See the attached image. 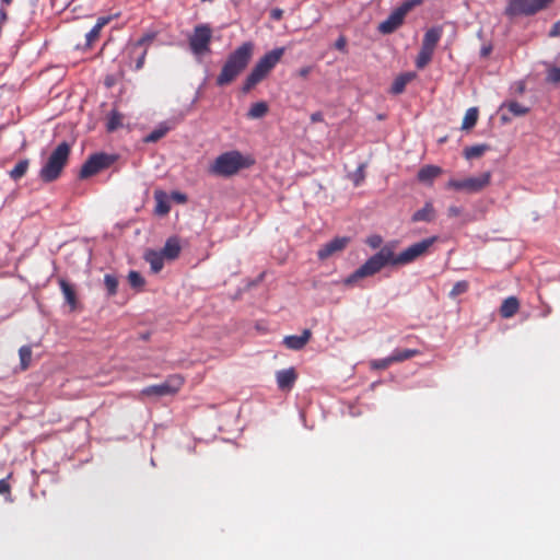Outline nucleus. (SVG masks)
Returning <instances> with one entry per match:
<instances>
[{
	"label": "nucleus",
	"instance_id": "09e8293b",
	"mask_svg": "<svg viewBox=\"0 0 560 560\" xmlns=\"http://www.w3.org/2000/svg\"><path fill=\"white\" fill-rule=\"evenodd\" d=\"M549 36L550 37H557V36H560V20L557 21L550 28L549 31Z\"/></svg>",
	"mask_w": 560,
	"mask_h": 560
},
{
	"label": "nucleus",
	"instance_id": "864d4df0",
	"mask_svg": "<svg viewBox=\"0 0 560 560\" xmlns=\"http://www.w3.org/2000/svg\"><path fill=\"white\" fill-rule=\"evenodd\" d=\"M335 46L337 49L343 50L346 47V39L343 37L338 38Z\"/></svg>",
	"mask_w": 560,
	"mask_h": 560
},
{
	"label": "nucleus",
	"instance_id": "de8ad7c7",
	"mask_svg": "<svg viewBox=\"0 0 560 560\" xmlns=\"http://www.w3.org/2000/svg\"><path fill=\"white\" fill-rule=\"evenodd\" d=\"M283 16V10L275 8L270 11V18L275 21H280Z\"/></svg>",
	"mask_w": 560,
	"mask_h": 560
},
{
	"label": "nucleus",
	"instance_id": "ea45409f",
	"mask_svg": "<svg viewBox=\"0 0 560 560\" xmlns=\"http://www.w3.org/2000/svg\"><path fill=\"white\" fill-rule=\"evenodd\" d=\"M371 248L375 249V248H380L382 246V243H383V238L382 236L380 235H372V236H369L366 238V242H365Z\"/></svg>",
	"mask_w": 560,
	"mask_h": 560
},
{
	"label": "nucleus",
	"instance_id": "72a5a7b5",
	"mask_svg": "<svg viewBox=\"0 0 560 560\" xmlns=\"http://www.w3.org/2000/svg\"><path fill=\"white\" fill-rule=\"evenodd\" d=\"M32 348L30 346H22L19 350L20 364L22 370L28 369L32 361Z\"/></svg>",
	"mask_w": 560,
	"mask_h": 560
},
{
	"label": "nucleus",
	"instance_id": "7ed1b4c3",
	"mask_svg": "<svg viewBox=\"0 0 560 560\" xmlns=\"http://www.w3.org/2000/svg\"><path fill=\"white\" fill-rule=\"evenodd\" d=\"M283 47L275 48L265 54L253 67L250 72L243 81L241 91L243 94L249 93L257 84L265 80L271 70L277 66L284 55Z\"/></svg>",
	"mask_w": 560,
	"mask_h": 560
},
{
	"label": "nucleus",
	"instance_id": "c85d7f7f",
	"mask_svg": "<svg viewBox=\"0 0 560 560\" xmlns=\"http://www.w3.org/2000/svg\"><path fill=\"white\" fill-rule=\"evenodd\" d=\"M433 54H434L433 50L421 46L420 51L416 59V67L418 69H423L424 67H427L429 65V62L431 61Z\"/></svg>",
	"mask_w": 560,
	"mask_h": 560
},
{
	"label": "nucleus",
	"instance_id": "423d86ee",
	"mask_svg": "<svg viewBox=\"0 0 560 560\" xmlns=\"http://www.w3.org/2000/svg\"><path fill=\"white\" fill-rule=\"evenodd\" d=\"M155 34H144L138 40L130 43L125 48L126 63L135 71L143 68L149 46L154 40Z\"/></svg>",
	"mask_w": 560,
	"mask_h": 560
},
{
	"label": "nucleus",
	"instance_id": "473e14b6",
	"mask_svg": "<svg viewBox=\"0 0 560 560\" xmlns=\"http://www.w3.org/2000/svg\"><path fill=\"white\" fill-rule=\"evenodd\" d=\"M104 285L107 291L108 296H114L117 293L118 289V279L115 275L106 273L104 276Z\"/></svg>",
	"mask_w": 560,
	"mask_h": 560
},
{
	"label": "nucleus",
	"instance_id": "f8f14e48",
	"mask_svg": "<svg viewBox=\"0 0 560 560\" xmlns=\"http://www.w3.org/2000/svg\"><path fill=\"white\" fill-rule=\"evenodd\" d=\"M406 15L407 14L401 10V8L398 7L388 15L385 21L380 23L377 28L378 32L382 34H392L402 25Z\"/></svg>",
	"mask_w": 560,
	"mask_h": 560
},
{
	"label": "nucleus",
	"instance_id": "cd10ccee",
	"mask_svg": "<svg viewBox=\"0 0 560 560\" xmlns=\"http://www.w3.org/2000/svg\"><path fill=\"white\" fill-rule=\"evenodd\" d=\"M170 131V127L165 124L160 125L158 128L152 130L148 136L144 137L143 141L145 143L156 142Z\"/></svg>",
	"mask_w": 560,
	"mask_h": 560
},
{
	"label": "nucleus",
	"instance_id": "7c9ffc66",
	"mask_svg": "<svg viewBox=\"0 0 560 560\" xmlns=\"http://www.w3.org/2000/svg\"><path fill=\"white\" fill-rule=\"evenodd\" d=\"M488 149L489 147L487 144L467 147L464 150V156L467 160L480 158Z\"/></svg>",
	"mask_w": 560,
	"mask_h": 560
},
{
	"label": "nucleus",
	"instance_id": "f3484780",
	"mask_svg": "<svg viewBox=\"0 0 560 560\" xmlns=\"http://www.w3.org/2000/svg\"><path fill=\"white\" fill-rule=\"evenodd\" d=\"M442 33H443V30L441 26H435V27L429 28L423 36L421 46L434 51L438 43L440 42V39L442 37Z\"/></svg>",
	"mask_w": 560,
	"mask_h": 560
},
{
	"label": "nucleus",
	"instance_id": "39448f33",
	"mask_svg": "<svg viewBox=\"0 0 560 560\" xmlns=\"http://www.w3.org/2000/svg\"><path fill=\"white\" fill-rule=\"evenodd\" d=\"M249 164L238 151H229L220 154L210 166V173L229 177Z\"/></svg>",
	"mask_w": 560,
	"mask_h": 560
},
{
	"label": "nucleus",
	"instance_id": "9b49d317",
	"mask_svg": "<svg viewBox=\"0 0 560 560\" xmlns=\"http://www.w3.org/2000/svg\"><path fill=\"white\" fill-rule=\"evenodd\" d=\"M114 162L113 156L105 153H96L91 155L82 165L79 177L81 179L89 178L101 171L109 167Z\"/></svg>",
	"mask_w": 560,
	"mask_h": 560
},
{
	"label": "nucleus",
	"instance_id": "aec40b11",
	"mask_svg": "<svg viewBox=\"0 0 560 560\" xmlns=\"http://www.w3.org/2000/svg\"><path fill=\"white\" fill-rule=\"evenodd\" d=\"M155 210L158 215H166L171 210L170 199L166 192L156 190L154 192Z\"/></svg>",
	"mask_w": 560,
	"mask_h": 560
},
{
	"label": "nucleus",
	"instance_id": "603ef678",
	"mask_svg": "<svg viewBox=\"0 0 560 560\" xmlns=\"http://www.w3.org/2000/svg\"><path fill=\"white\" fill-rule=\"evenodd\" d=\"M312 71V68L311 67H303L299 70V75L302 77V78H306Z\"/></svg>",
	"mask_w": 560,
	"mask_h": 560
},
{
	"label": "nucleus",
	"instance_id": "a878e982",
	"mask_svg": "<svg viewBox=\"0 0 560 560\" xmlns=\"http://www.w3.org/2000/svg\"><path fill=\"white\" fill-rule=\"evenodd\" d=\"M268 110H269V107L266 102H264V101L257 102L250 106V108L247 113V117L250 119L261 118L268 113Z\"/></svg>",
	"mask_w": 560,
	"mask_h": 560
},
{
	"label": "nucleus",
	"instance_id": "4be33fe9",
	"mask_svg": "<svg viewBox=\"0 0 560 560\" xmlns=\"http://www.w3.org/2000/svg\"><path fill=\"white\" fill-rule=\"evenodd\" d=\"M435 218V210L431 202H425L424 207L412 214V222H431Z\"/></svg>",
	"mask_w": 560,
	"mask_h": 560
},
{
	"label": "nucleus",
	"instance_id": "0eeeda50",
	"mask_svg": "<svg viewBox=\"0 0 560 560\" xmlns=\"http://www.w3.org/2000/svg\"><path fill=\"white\" fill-rule=\"evenodd\" d=\"M491 180V173L485 172L479 176L467 177L464 179H450L446 183V188L455 191H465L467 194H477L489 186Z\"/></svg>",
	"mask_w": 560,
	"mask_h": 560
},
{
	"label": "nucleus",
	"instance_id": "58836bf2",
	"mask_svg": "<svg viewBox=\"0 0 560 560\" xmlns=\"http://www.w3.org/2000/svg\"><path fill=\"white\" fill-rule=\"evenodd\" d=\"M101 30L96 28L95 26L92 27V30L86 34V46L91 47L100 37Z\"/></svg>",
	"mask_w": 560,
	"mask_h": 560
},
{
	"label": "nucleus",
	"instance_id": "a18cd8bd",
	"mask_svg": "<svg viewBox=\"0 0 560 560\" xmlns=\"http://www.w3.org/2000/svg\"><path fill=\"white\" fill-rule=\"evenodd\" d=\"M172 199L178 203H185L187 201V196L179 191H173L171 195Z\"/></svg>",
	"mask_w": 560,
	"mask_h": 560
},
{
	"label": "nucleus",
	"instance_id": "c9c22d12",
	"mask_svg": "<svg viewBox=\"0 0 560 560\" xmlns=\"http://www.w3.org/2000/svg\"><path fill=\"white\" fill-rule=\"evenodd\" d=\"M469 289V283L465 280L457 281L450 291V298L454 299L458 295L466 293Z\"/></svg>",
	"mask_w": 560,
	"mask_h": 560
},
{
	"label": "nucleus",
	"instance_id": "37998d69",
	"mask_svg": "<svg viewBox=\"0 0 560 560\" xmlns=\"http://www.w3.org/2000/svg\"><path fill=\"white\" fill-rule=\"evenodd\" d=\"M363 168H364V165H360L354 174L353 183H354V186H357V187L360 186V184L364 179V170Z\"/></svg>",
	"mask_w": 560,
	"mask_h": 560
},
{
	"label": "nucleus",
	"instance_id": "2eb2a0df",
	"mask_svg": "<svg viewBox=\"0 0 560 560\" xmlns=\"http://www.w3.org/2000/svg\"><path fill=\"white\" fill-rule=\"evenodd\" d=\"M312 336L311 330L304 329L302 335H290L283 339V345L291 350H301L310 341Z\"/></svg>",
	"mask_w": 560,
	"mask_h": 560
},
{
	"label": "nucleus",
	"instance_id": "a211bd4d",
	"mask_svg": "<svg viewBox=\"0 0 560 560\" xmlns=\"http://www.w3.org/2000/svg\"><path fill=\"white\" fill-rule=\"evenodd\" d=\"M442 174V168L436 165H425L418 172L419 182L431 185L433 180Z\"/></svg>",
	"mask_w": 560,
	"mask_h": 560
},
{
	"label": "nucleus",
	"instance_id": "6e6d98bb",
	"mask_svg": "<svg viewBox=\"0 0 560 560\" xmlns=\"http://www.w3.org/2000/svg\"><path fill=\"white\" fill-rule=\"evenodd\" d=\"M1 2L4 5H10L13 2V0H1Z\"/></svg>",
	"mask_w": 560,
	"mask_h": 560
},
{
	"label": "nucleus",
	"instance_id": "6ab92c4d",
	"mask_svg": "<svg viewBox=\"0 0 560 560\" xmlns=\"http://www.w3.org/2000/svg\"><path fill=\"white\" fill-rule=\"evenodd\" d=\"M182 247L177 237L166 240L164 247L160 250L163 256L170 260L176 259L180 254Z\"/></svg>",
	"mask_w": 560,
	"mask_h": 560
},
{
	"label": "nucleus",
	"instance_id": "3c124183",
	"mask_svg": "<svg viewBox=\"0 0 560 560\" xmlns=\"http://www.w3.org/2000/svg\"><path fill=\"white\" fill-rule=\"evenodd\" d=\"M312 122H320L324 120V116L320 112H315L311 115Z\"/></svg>",
	"mask_w": 560,
	"mask_h": 560
},
{
	"label": "nucleus",
	"instance_id": "bb28decb",
	"mask_svg": "<svg viewBox=\"0 0 560 560\" xmlns=\"http://www.w3.org/2000/svg\"><path fill=\"white\" fill-rule=\"evenodd\" d=\"M28 166H30V161L27 159L19 161L16 163V165L10 171V173H9L10 177L13 180L21 179L27 173Z\"/></svg>",
	"mask_w": 560,
	"mask_h": 560
},
{
	"label": "nucleus",
	"instance_id": "4468645a",
	"mask_svg": "<svg viewBox=\"0 0 560 560\" xmlns=\"http://www.w3.org/2000/svg\"><path fill=\"white\" fill-rule=\"evenodd\" d=\"M296 378L298 374L294 368L280 370L276 373L277 385L281 390H290L293 387Z\"/></svg>",
	"mask_w": 560,
	"mask_h": 560
},
{
	"label": "nucleus",
	"instance_id": "a19ab883",
	"mask_svg": "<svg viewBox=\"0 0 560 560\" xmlns=\"http://www.w3.org/2000/svg\"><path fill=\"white\" fill-rule=\"evenodd\" d=\"M421 3L422 0H407L400 5V8L407 14L411 9H413L417 5H420Z\"/></svg>",
	"mask_w": 560,
	"mask_h": 560
},
{
	"label": "nucleus",
	"instance_id": "2f4dec72",
	"mask_svg": "<svg viewBox=\"0 0 560 560\" xmlns=\"http://www.w3.org/2000/svg\"><path fill=\"white\" fill-rule=\"evenodd\" d=\"M478 120V109L476 107H471L467 109L463 122L462 129H470L472 128Z\"/></svg>",
	"mask_w": 560,
	"mask_h": 560
},
{
	"label": "nucleus",
	"instance_id": "412c9836",
	"mask_svg": "<svg viewBox=\"0 0 560 560\" xmlns=\"http://www.w3.org/2000/svg\"><path fill=\"white\" fill-rule=\"evenodd\" d=\"M520 308V302L515 296L506 298L500 307V315L502 318L513 317Z\"/></svg>",
	"mask_w": 560,
	"mask_h": 560
},
{
	"label": "nucleus",
	"instance_id": "79ce46f5",
	"mask_svg": "<svg viewBox=\"0 0 560 560\" xmlns=\"http://www.w3.org/2000/svg\"><path fill=\"white\" fill-rule=\"evenodd\" d=\"M0 494L2 495H8L9 497V500L11 501L10 499V495H11V486L10 483L8 482L7 479H1L0 480Z\"/></svg>",
	"mask_w": 560,
	"mask_h": 560
},
{
	"label": "nucleus",
	"instance_id": "dca6fc26",
	"mask_svg": "<svg viewBox=\"0 0 560 560\" xmlns=\"http://www.w3.org/2000/svg\"><path fill=\"white\" fill-rule=\"evenodd\" d=\"M143 258L150 265L152 272L158 273L163 269L165 257L161 252L148 249Z\"/></svg>",
	"mask_w": 560,
	"mask_h": 560
},
{
	"label": "nucleus",
	"instance_id": "f03ea898",
	"mask_svg": "<svg viewBox=\"0 0 560 560\" xmlns=\"http://www.w3.org/2000/svg\"><path fill=\"white\" fill-rule=\"evenodd\" d=\"M254 51L255 44L253 42H244L231 51L217 75L215 84L218 86H226L233 83L248 67Z\"/></svg>",
	"mask_w": 560,
	"mask_h": 560
},
{
	"label": "nucleus",
	"instance_id": "5fc2aeb1",
	"mask_svg": "<svg viewBox=\"0 0 560 560\" xmlns=\"http://www.w3.org/2000/svg\"><path fill=\"white\" fill-rule=\"evenodd\" d=\"M491 46L482 47L481 48V56L487 57L491 52Z\"/></svg>",
	"mask_w": 560,
	"mask_h": 560
},
{
	"label": "nucleus",
	"instance_id": "b1692460",
	"mask_svg": "<svg viewBox=\"0 0 560 560\" xmlns=\"http://www.w3.org/2000/svg\"><path fill=\"white\" fill-rule=\"evenodd\" d=\"M416 77L415 73H411V72H407V73H404V74H400L399 77H397L393 84H392V88H390V92L393 94H400L405 91V88L406 85L411 81L413 80Z\"/></svg>",
	"mask_w": 560,
	"mask_h": 560
},
{
	"label": "nucleus",
	"instance_id": "8fccbe9b",
	"mask_svg": "<svg viewBox=\"0 0 560 560\" xmlns=\"http://www.w3.org/2000/svg\"><path fill=\"white\" fill-rule=\"evenodd\" d=\"M447 213L450 217H458L462 213V210L458 207L451 206L447 209Z\"/></svg>",
	"mask_w": 560,
	"mask_h": 560
},
{
	"label": "nucleus",
	"instance_id": "e433bc0d",
	"mask_svg": "<svg viewBox=\"0 0 560 560\" xmlns=\"http://www.w3.org/2000/svg\"><path fill=\"white\" fill-rule=\"evenodd\" d=\"M510 113H512L514 116H523L526 115L529 112V108L522 105L518 102H510L506 105Z\"/></svg>",
	"mask_w": 560,
	"mask_h": 560
},
{
	"label": "nucleus",
	"instance_id": "1a4fd4ad",
	"mask_svg": "<svg viewBox=\"0 0 560 560\" xmlns=\"http://www.w3.org/2000/svg\"><path fill=\"white\" fill-rule=\"evenodd\" d=\"M184 385V377L179 374L170 375L165 382L150 385L141 390L143 396H168L176 394Z\"/></svg>",
	"mask_w": 560,
	"mask_h": 560
},
{
	"label": "nucleus",
	"instance_id": "f704fd0d",
	"mask_svg": "<svg viewBox=\"0 0 560 560\" xmlns=\"http://www.w3.org/2000/svg\"><path fill=\"white\" fill-rule=\"evenodd\" d=\"M128 282L132 288L138 290L142 289L145 283L143 277L138 271L135 270H131L129 272Z\"/></svg>",
	"mask_w": 560,
	"mask_h": 560
},
{
	"label": "nucleus",
	"instance_id": "6e6552de",
	"mask_svg": "<svg viewBox=\"0 0 560 560\" xmlns=\"http://www.w3.org/2000/svg\"><path fill=\"white\" fill-rule=\"evenodd\" d=\"M553 0H510L505 8L509 16L534 15L547 8Z\"/></svg>",
	"mask_w": 560,
	"mask_h": 560
},
{
	"label": "nucleus",
	"instance_id": "c03bdc74",
	"mask_svg": "<svg viewBox=\"0 0 560 560\" xmlns=\"http://www.w3.org/2000/svg\"><path fill=\"white\" fill-rule=\"evenodd\" d=\"M548 79L555 83L560 82V67L551 69L548 73Z\"/></svg>",
	"mask_w": 560,
	"mask_h": 560
},
{
	"label": "nucleus",
	"instance_id": "f257e3e1",
	"mask_svg": "<svg viewBox=\"0 0 560 560\" xmlns=\"http://www.w3.org/2000/svg\"><path fill=\"white\" fill-rule=\"evenodd\" d=\"M436 241V236L424 238L410 245L398 255L395 254L396 244L388 243L382 246L377 253L371 256L354 272L349 275L343 282L346 285H352L360 279L378 273L386 266L409 265L418 258L427 255Z\"/></svg>",
	"mask_w": 560,
	"mask_h": 560
},
{
	"label": "nucleus",
	"instance_id": "9d476101",
	"mask_svg": "<svg viewBox=\"0 0 560 560\" xmlns=\"http://www.w3.org/2000/svg\"><path fill=\"white\" fill-rule=\"evenodd\" d=\"M212 38L211 28L208 25H197L189 37V47L195 55H205L210 51Z\"/></svg>",
	"mask_w": 560,
	"mask_h": 560
},
{
	"label": "nucleus",
	"instance_id": "20e7f679",
	"mask_svg": "<svg viewBox=\"0 0 560 560\" xmlns=\"http://www.w3.org/2000/svg\"><path fill=\"white\" fill-rule=\"evenodd\" d=\"M70 152L71 148L68 142L62 141L59 143L42 166L39 178L44 183H51L58 179L68 163Z\"/></svg>",
	"mask_w": 560,
	"mask_h": 560
},
{
	"label": "nucleus",
	"instance_id": "4c0bfd02",
	"mask_svg": "<svg viewBox=\"0 0 560 560\" xmlns=\"http://www.w3.org/2000/svg\"><path fill=\"white\" fill-rule=\"evenodd\" d=\"M393 363L392 361V358L390 357H387V358H383V359H378V360H373L371 362V366L373 369H376V370H385L387 369L388 366H390Z\"/></svg>",
	"mask_w": 560,
	"mask_h": 560
},
{
	"label": "nucleus",
	"instance_id": "49530a36",
	"mask_svg": "<svg viewBox=\"0 0 560 560\" xmlns=\"http://www.w3.org/2000/svg\"><path fill=\"white\" fill-rule=\"evenodd\" d=\"M112 18L110 16H101L97 19V22L96 24L94 25L96 28L101 30L107 25L109 22H110Z\"/></svg>",
	"mask_w": 560,
	"mask_h": 560
},
{
	"label": "nucleus",
	"instance_id": "5701e85b",
	"mask_svg": "<svg viewBox=\"0 0 560 560\" xmlns=\"http://www.w3.org/2000/svg\"><path fill=\"white\" fill-rule=\"evenodd\" d=\"M59 287L62 291L66 302L71 306L72 310L77 306V293L74 288L65 279H59Z\"/></svg>",
	"mask_w": 560,
	"mask_h": 560
},
{
	"label": "nucleus",
	"instance_id": "c756f323",
	"mask_svg": "<svg viewBox=\"0 0 560 560\" xmlns=\"http://www.w3.org/2000/svg\"><path fill=\"white\" fill-rule=\"evenodd\" d=\"M122 120L124 116L119 112L112 110L107 119V131L112 132L120 128L122 126Z\"/></svg>",
	"mask_w": 560,
	"mask_h": 560
},
{
	"label": "nucleus",
	"instance_id": "393cba45",
	"mask_svg": "<svg viewBox=\"0 0 560 560\" xmlns=\"http://www.w3.org/2000/svg\"><path fill=\"white\" fill-rule=\"evenodd\" d=\"M419 354L420 351L417 349H396L389 357L392 358L393 363H397L409 360Z\"/></svg>",
	"mask_w": 560,
	"mask_h": 560
},
{
	"label": "nucleus",
	"instance_id": "ddd939ff",
	"mask_svg": "<svg viewBox=\"0 0 560 560\" xmlns=\"http://www.w3.org/2000/svg\"><path fill=\"white\" fill-rule=\"evenodd\" d=\"M350 238L342 236V237H335L330 242L324 244L319 250L317 252V257L320 260H325L332 256L336 253L342 252L347 245L349 244Z\"/></svg>",
	"mask_w": 560,
	"mask_h": 560
}]
</instances>
